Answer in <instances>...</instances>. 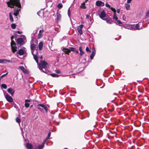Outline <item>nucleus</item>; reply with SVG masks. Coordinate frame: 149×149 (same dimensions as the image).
<instances>
[{
  "label": "nucleus",
  "mask_w": 149,
  "mask_h": 149,
  "mask_svg": "<svg viewBox=\"0 0 149 149\" xmlns=\"http://www.w3.org/2000/svg\"><path fill=\"white\" fill-rule=\"evenodd\" d=\"M31 53L33 56L34 59L38 64L39 69L42 72L46 74H48L49 71L47 69L48 63L45 61L41 60L40 63H39L38 56L37 55V53L35 54V52H33V51Z\"/></svg>",
  "instance_id": "obj_1"
},
{
  "label": "nucleus",
  "mask_w": 149,
  "mask_h": 149,
  "mask_svg": "<svg viewBox=\"0 0 149 149\" xmlns=\"http://www.w3.org/2000/svg\"><path fill=\"white\" fill-rule=\"evenodd\" d=\"M20 0H10L9 1L6 2L8 6L11 8L14 7V6L20 8L21 5L20 3Z\"/></svg>",
  "instance_id": "obj_2"
},
{
  "label": "nucleus",
  "mask_w": 149,
  "mask_h": 149,
  "mask_svg": "<svg viewBox=\"0 0 149 149\" xmlns=\"http://www.w3.org/2000/svg\"><path fill=\"white\" fill-rule=\"evenodd\" d=\"M33 41H31V52H32V51H33V52H35V54H36L37 53V50L35 49L36 46L37 44V43L35 42L34 44H33Z\"/></svg>",
  "instance_id": "obj_3"
},
{
  "label": "nucleus",
  "mask_w": 149,
  "mask_h": 149,
  "mask_svg": "<svg viewBox=\"0 0 149 149\" xmlns=\"http://www.w3.org/2000/svg\"><path fill=\"white\" fill-rule=\"evenodd\" d=\"M10 44L12 52L14 53L17 51V49L16 44L14 41H12L11 42Z\"/></svg>",
  "instance_id": "obj_4"
},
{
  "label": "nucleus",
  "mask_w": 149,
  "mask_h": 149,
  "mask_svg": "<svg viewBox=\"0 0 149 149\" xmlns=\"http://www.w3.org/2000/svg\"><path fill=\"white\" fill-rule=\"evenodd\" d=\"M26 52V49L24 47H23L22 49H19L17 52V53L20 55H22L25 54Z\"/></svg>",
  "instance_id": "obj_5"
},
{
  "label": "nucleus",
  "mask_w": 149,
  "mask_h": 149,
  "mask_svg": "<svg viewBox=\"0 0 149 149\" xmlns=\"http://www.w3.org/2000/svg\"><path fill=\"white\" fill-rule=\"evenodd\" d=\"M106 14L104 10L102 11L99 15V17L102 19L106 20L105 18H104L106 17Z\"/></svg>",
  "instance_id": "obj_6"
},
{
  "label": "nucleus",
  "mask_w": 149,
  "mask_h": 149,
  "mask_svg": "<svg viewBox=\"0 0 149 149\" xmlns=\"http://www.w3.org/2000/svg\"><path fill=\"white\" fill-rule=\"evenodd\" d=\"M143 21L146 23H149V10L147 12L145 18L143 19Z\"/></svg>",
  "instance_id": "obj_7"
},
{
  "label": "nucleus",
  "mask_w": 149,
  "mask_h": 149,
  "mask_svg": "<svg viewBox=\"0 0 149 149\" xmlns=\"http://www.w3.org/2000/svg\"><path fill=\"white\" fill-rule=\"evenodd\" d=\"M84 25L83 24H81L79 26H78L77 27V29L80 35H81L83 33V32L82 29Z\"/></svg>",
  "instance_id": "obj_8"
},
{
  "label": "nucleus",
  "mask_w": 149,
  "mask_h": 149,
  "mask_svg": "<svg viewBox=\"0 0 149 149\" xmlns=\"http://www.w3.org/2000/svg\"><path fill=\"white\" fill-rule=\"evenodd\" d=\"M37 107H42L45 111L46 113H47L48 110V109L45 105L42 104H39L37 105Z\"/></svg>",
  "instance_id": "obj_9"
},
{
  "label": "nucleus",
  "mask_w": 149,
  "mask_h": 149,
  "mask_svg": "<svg viewBox=\"0 0 149 149\" xmlns=\"http://www.w3.org/2000/svg\"><path fill=\"white\" fill-rule=\"evenodd\" d=\"M17 42L20 45H22L24 43L23 39L21 38H19L17 39Z\"/></svg>",
  "instance_id": "obj_10"
},
{
  "label": "nucleus",
  "mask_w": 149,
  "mask_h": 149,
  "mask_svg": "<svg viewBox=\"0 0 149 149\" xmlns=\"http://www.w3.org/2000/svg\"><path fill=\"white\" fill-rule=\"evenodd\" d=\"M96 5L98 6H103L104 5V3L101 1H98L96 2Z\"/></svg>",
  "instance_id": "obj_11"
},
{
  "label": "nucleus",
  "mask_w": 149,
  "mask_h": 149,
  "mask_svg": "<svg viewBox=\"0 0 149 149\" xmlns=\"http://www.w3.org/2000/svg\"><path fill=\"white\" fill-rule=\"evenodd\" d=\"M7 100L9 102H11L13 101L12 97L9 95H7L5 97Z\"/></svg>",
  "instance_id": "obj_12"
},
{
  "label": "nucleus",
  "mask_w": 149,
  "mask_h": 149,
  "mask_svg": "<svg viewBox=\"0 0 149 149\" xmlns=\"http://www.w3.org/2000/svg\"><path fill=\"white\" fill-rule=\"evenodd\" d=\"M20 9H18V8H15L13 9L14 13L13 14L15 16H17L19 14V11L20 10Z\"/></svg>",
  "instance_id": "obj_13"
},
{
  "label": "nucleus",
  "mask_w": 149,
  "mask_h": 149,
  "mask_svg": "<svg viewBox=\"0 0 149 149\" xmlns=\"http://www.w3.org/2000/svg\"><path fill=\"white\" fill-rule=\"evenodd\" d=\"M44 31L43 29L40 30L39 31V33L38 34V38L39 39L41 38L43 36V33Z\"/></svg>",
  "instance_id": "obj_14"
},
{
  "label": "nucleus",
  "mask_w": 149,
  "mask_h": 149,
  "mask_svg": "<svg viewBox=\"0 0 149 149\" xmlns=\"http://www.w3.org/2000/svg\"><path fill=\"white\" fill-rule=\"evenodd\" d=\"M31 101L30 100L26 99L25 100V103L24 104L26 108H28L29 106V104L27 102H30Z\"/></svg>",
  "instance_id": "obj_15"
},
{
  "label": "nucleus",
  "mask_w": 149,
  "mask_h": 149,
  "mask_svg": "<svg viewBox=\"0 0 149 149\" xmlns=\"http://www.w3.org/2000/svg\"><path fill=\"white\" fill-rule=\"evenodd\" d=\"M7 91L11 95H13L15 93V91L11 88H9L8 89Z\"/></svg>",
  "instance_id": "obj_16"
},
{
  "label": "nucleus",
  "mask_w": 149,
  "mask_h": 149,
  "mask_svg": "<svg viewBox=\"0 0 149 149\" xmlns=\"http://www.w3.org/2000/svg\"><path fill=\"white\" fill-rule=\"evenodd\" d=\"M25 146L27 149H31L32 148V145L29 143H26Z\"/></svg>",
  "instance_id": "obj_17"
},
{
  "label": "nucleus",
  "mask_w": 149,
  "mask_h": 149,
  "mask_svg": "<svg viewBox=\"0 0 149 149\" xmlns=\"http://www.w3.org/2000/svg\"><path fill=\"white\" fill-rule=\"evenodd\" d=\"M79 50L80 52V56H82L84 53V52L83 51L82 47L81 46H80L79 48Z\"/></svg>",
  "instance_id": "obj_18"
},
{
  "label": "nucleus",
  "mask_w": 149,
  "mask_h": 149,
  "mask_svg": "<svg viewBox=\"0 0 149 149\" xmlns=\"http://www.w3.org/2000/svg\"><path fill=\"white\" fill-rule=\"evenodd\" d=\"M61 18V14L58 12L57 13L56 15V19L57 20H60Z\"/></svg>",
  "instance_id": "obj_19"
},
{
  "label": "nucleus",
  "mask_w": 149,
  "mask_h": 149,
  "mask_svg": "<svg viewBox=\"0 0 149 149\" xmlns=\"http://www.w3.org/2000/svg\"><path fill=\"white\" fill-rule=\"evenodd\" d=\"M63 51L66 54H69L70 52V50L67 48H64L63 49Z\"/></svg>",
  "instance_id": "obj_20"
},
{
  "label": "nucleus",
  "mask_w": 149,
  "mask_h": 149,
  "mask_svg": "<svg viewBox=\"0 0 149 149\" xmlns=\"http://www.w3.org/2000/svg\"><path fill=\"white\" fill-rule=\"evenodd\" d=\"M129 29L131 30H135L134 25H130L129 26Z\"/></svg>",
  "instance_id": "obj_21"
},
{
  "label": "nucleus",
  "mask_w": 149,
  "mask_h": 149,
  "mask_svg": "<svg viewBox=\"0 0 149 149\" xmlns=\"http://www.w3.org/2000/svg\"><path fill=\"white\" fill-rule=\"evenodd\" d=\"M43 44L42 42H40L39 45V49L41 50L42 48Z\"/></svg>",
  "instance_id": "obj_22"
},
{
  "label": "nucleus",
  "mask_w": 149,
  "mask_h": 149,
  "mask_svg": "<svg viewBox=\"0 0 149 149\" xmlns=\"http://www.w3.org/2000/svg\"><path fill=\"white\" fill-rule=\"evenodd\" d=\"M142 24L141 22H139V24H137L135 27V29H140V25Z\"/></svg>",
  "instance_id": "obj_23"
},
{
  "label": "nucleus",
  "mask_w": 149,
  "mask_h": 149,
  "mask_svg": "<svg viewBox=\"0 0 149 149\" xmlns=\"http://www.w3.org/2000/svg\"><path fill=\"white\" fill-rule=\"evenodd\" d=\"M9 15L11 22H13L14 20L13 17L12 16V13L11 12L10 13Z\"/></svg>",
  "instance_id": "obj_24"
},
{
  "label": "nucleus",
  "mask_w": 149,
  "mask_h": 149,
  "mask_svg": "<svg viewBox=\"0 0 149 149\" xmlns=\"http://www.w3.org/2000/svg\"><path fill=\"white\" fill-rule=\"evenodd\" d=\"M85 2H84L83 3H82L81 6H80V8H82L84 9H85L86 8V7L85 5Z\"/></svg>",
  "instance_id": "obj_25"
},
{
  "label": "nucleus",
  "mask_w": 149,
  "mask_h": 149,
  "mask_svg": "<svg viewBox=\"0 0 149 149\" xmlns=\"http://www.w3.org/2000/svg\"><path fill=\"white\" fill-rule=\"evenodd\" d=\"M125 8L127 10H129L130 9V5L128 4H125Z\"/></svg>",
  "instance_id": "obj_26"
},
{
  "label": "nucleus",
  "mask_w": 149,
  "mask_h": 149,
  "mask_svg": "<svg viewBox=\"0 0 149 149\" xmlns=\"http://www.w3.org/2000/svg\"><path fill=\"white\" fill-rule=\"evenodd\" d=\"M51 75L53 77H58L59 76V75L55 74H51Z\"/></svg>",
  "instance_id": "obj_27"
},
{
  "label": "nucleus",
  "mask_w": 149,
  "mask_h": 149,
  "mask_svg": "<svg viewBox=\"0 0 149 149\" xmlns=\"http://www.w3.org/2000/svg\"><path fill=\"white\" fill-rule=\"evenodd\" d=\"M113 19H115L116 21H117V20L118 19V17L115 13H113Z\"/></svg>",
  "instance_id": "obj_28"
},
{
  "label": "nucleus",
  "mask_w": 149,
  "mask_h": 149,
  "mask_svg": "<svg viewBox=\"0 0 149 149\" xmlns=\"http://www.w3.org/2000/svg\"><path fill=\"white\" fill-rule=\"evenodd\" d=\"M1 87L2 88H3L4 89H6L7 88L6 85L5 84H2L1 86Z\"/></svg>",
  "instance_id": "obj_29"
},
{
  "label": "nucleus",
  "mask_w": 149,
  "mask_h": 149,
  "mask_svg": "<svg viewBox=\"0 0 149 149\" xmlns=\"http://www.w3.org/2000/svg\"><path fill=\"white\" fill-rule=\"evenodd\" d=\"M44 147V145L41 144L38 147V149H42Z\"/></svg>",
  "instance_id": "obj_30"
},
{
  "label": "nucleus",
  "mask_w": 149,
  "mask_h": 149,
  "mask_svg": "<svg viewBox=\"0 0 149 149\" xmlns=\"http://www.w3.org/2000/svg\"><path fill=\"white\" fill-rule=\"evenodd\" d=\"M95 55V53H93V52H92L90 56V58L91 59H93V56Z\"/></svg>",
  "instance_id": "obj_31"
},
{
  "label": "nucleus",
  "mask_w": 149,
  "mask_h": 149,
  "mask_svg": "<svg viewBox=\"0 0 149 149\" xmlns=\"http://www.w3.org/2000/svg\"><path fill=\"white\" fill-rule=\"evenodd\" d=\"M63 7V5L61 3H59L57 5V7L60 9L61 8Z\"/></svg>",
  "instance_id": "obj_32"
},
{
  "label": "nucleus",
  "mask_w": 149,
  "mask_h": 149,
  "mask_svg": "<svg viewBox=\"0 0 149 149\" xmlns=\"http://www.w3.org/2000/svg\"><path fill=\"white\" fill-rule=\"evenodd\" d=\"M106 22L109 24H111L112 23V21L111 19H108L106 20Z\"/></svg>",
  "instance_id": "obj_33"
},
{
  "label": "nucleus",
  "mask_w": 149,
  "mask_h": 149,
  "mask_svg": "<svg viewBox=\"0 0 149 149\" xmlns=\"http://www.w3.org/2000/svg\"><path fill=\"white\" fill-rule=\"evenodd\" d=\"M16 27V25L14 24H11V27L13 29H15Z\"/></svg>",
  "instance_id": "obj_34"
},
{
  "label": "nucleus",
  "mask_w": 149,
  "mask_h": 149,
  "mask_svg": "<svg viewBox=\"0 0 149 149\" xmlns=\"http://www.w3.org/2000/svg\"><path fill=\"white\" fill-rule=\"evenodd\" d=\"M16 121L17 123H19L21 122L20 119L18 117L16 118Z\"/></svg>",
  "instance_id": "obj_35"
},
{
  "label": "nucleus",
  "mask_w": 149,
  "mask_h": 149,
  "mask_svg": "<svg viewBox=\"0 0 149 149\" xmlns=\"http://www.w3.org/2000/svg\"><path fill=\"white\" fill-rule=\"evenodd\" d=\"M68 16L70 17V8H69L68 10Z\"/></svg>",
  "instance_id": "obj_36"
},
{
  "label": "nucleus",
  "mask_w": 149,
  "mask_h": 149,
  "mask_svg": "<svg viewBox=\"0 0 149 149\" xmlns=\"http://www.w3.org/2000/svg\"><path fill=\"white\" fill-rule=\"evenodd\" d=\"M70 50L72 52H74L75 51V49L73 47H70Z\"/></svg>",
  "instance_id": "obj_37"
},
{
  "label": "nucleus",
  "mask_w": 149,
  "mask_h": 149,
  "mask_svg": "<svg viewBox=\"0 0 149 149\" xmlns=\"http://www.w3.org/2000/svg\"><path fill=\"white\" fill-rule=\"evenodd\" d=\"M51 132H49L46 138V139H47L48 140L49 139V138L51 136Z\"/></svg>",
  "instance_id": "obj_38"
},
{
  "label": "nucleus",
  "mask_w": 149,
  "mask_h": 149,
  "mask_svg": "<svg viewBox=\"0 0 149 149\" xmlns=\"http://www.w3.org/2000/svg\"><path fill=\"white\" fill-rule=\"evenodd\" d=\"M24 67L23 66H20L19 67V68L22 71H23L24 70Z\"/></svg>",
  "instance_id": "obj_39"
},
{
  "label": "nucleus",
  "mask_w": 149,
  "mask_h": 149,
  "mask_svg": "<svg viewBox=\"0 0 149 149\" xmlns=\"http://www.w3.org/2000/svg\"><path fill=\"white\" fill-rule=\"evenodd\" d=\"M22 71L25 73L27 74L28 73V71L25 68H24V70Z\"/></svg>",
  "instance_id": "obj_40"
},
{
  "label": "nucleus",
  "mask_w": 149,
  "mask_h": 149,
  "mask_svg": "<svg viewBox=\"0 0 149 149\" xmlns=\"http://www.w3.org/2000/svg\"><path fill=\"white\" fill-rule=\"evenodd\" d=\"M1 60L2 61V62H3L4 63H6V62H7L8 59H1Z\"/></svg>",
  "instance_id": "obj_41"
},
{
  "label": "nucleus",
  "mask_w": 149,
  "mask_h": 149,
  "mask_svg": "<svg viewBox=\"0 0 149 149\" xmlns=\"http://www.w3.org/2000/svg\"><path fill=\"white\" fill-rule=\"evenodd\" d=\"M111 9L114 12V13H116V9L113 8V7H111Z\"/></svg>",
  "instance_id": "obj_42"
},
{
  "label": "nucleus",
  "mask_w": 149,
  "mask_h": 149,
  "mask_svg": "<svg viewBox=\"0 0 149 149\" xmlns=\"http://www.w3.org/2000/svg\"><path fill=\"white\" fill-rule=\"evenodd\" d=\"M8 74V72H7L5 74L2 75H1V77H0V79L2 78L3 77H4L5 76H6V75H7Z\"/></svg>",
  "instance_id": "obj_43"
},
{
  "label": "nucleus",
  "mask_w": 149,
  "mask_h": 149,
  "mask_svg": "<svg viewBox=\"0 0 149 149\" xmlns=\"http://www.w3.org/2000/svg\"><path fill=\"white\" fill-rule=\"evenodd\" d=\"M55 72L57 73H61L60 71L59 70L56 69L55 70Z\"/></svg>",
  "instance_id": "obj_44"
},
{
  "label": "nucleus",
  "mask_w": 149,
  "mask_h": 149,
  "mask_svg": "<svg viewBox=\"0 0 149 149\" xmlns=\"http://www.w3.org/2000/svg\"><path fill=\"white\" fill-rule=\"evenodd\" d=\"M86 50L87 52H91V51L89 50L88 47H86Z\"/></svg>",
  "instance_id": "obj_45"
},
{
  "label": "nucleus",
  "mask_w": 149,
  "mask_h": 149,
  "mask_svg": "<svg viewBox=\"0 0 149 149\" xmlns=\"http://www.w3.org/2000/svg\"><path fill=\"white\" fill-rule=\"evenodd\" d=\"M3 93H4V95L5 96V97H6V96L7 95H8V94H7V93H6V92L5 91H4V90H3Z\"/></svg>",
  "instance_id": "obj_46"
},
{
  "label": "nucleus",
  "mask_w": 149,
  "mask_h": 149,
  "mask_svg": "<svg viewBox=\"0 0 149 149\" xmlns=\"http://www.w3.org/2000/svg\"><path fill=\"white\" fill-rule=\"evenodd\" d=\"M105 6L109 8L110 7V5L108 3H106L105 4Z\"/></svg>",
  "instance_id": "obj_47"
},
{
  "label": "nucleus",
  "mask_w": 149,
  "mask_h": 149,
  "mask_svg": "<svg viewBox=\"0 0 149 149\" xmlns=\"http://www.w3.org/2000/svg\"><path fill=\"white\" fill-rule=\"evenodd\" d=\"M116 21L117 22V23L119 24H122V22L119 20H118L117 19Z\"/></svg>",
  "instance_id": "obj_48"
},
{
  "label": "nucleus",
  "mask_w": 149,
  "mask_h": 149,
  "mask_svg": "<svg viewBox=\"0 0 149 149\" xmlns=\"http://www.w3.org/2000/svg\"><path fill=\"white\" fill-rule=\"evenodd\" d=\"M47 140V139H45L43 141V143H42V144H43L44 145V144H45V143L46 141Z\"/></svg>",
  "instance_id": "obj_49"
},
{
  "label": "nucleus",
  "mask_w": 149,
  "mask_h": 149,
  "mask_svg": "<svg viewBox=\"0 0 149 149\" xmlns=\"http://www.w3.org/2000/svg\"><path fill=\"white\" fill-rule=\"evenodd\" d=\"M31 41H33V44H34L35 42H37L36 41V40H34L33 39H32Z\"/></svg>",
  "instance_id": "obj_50"
},
{
  "label": "nucleus",
  "mask_w": 149,
  "mask_h": 149,
  "mask_svg": "<svg viewBox=\"0 0 149 149\" xmlns=\"http://www.w3.org/2000/svg\"><path fill=\"white\" fill-rule=\"evenodd\" d=\"M41 13V11H39L37 13V14L39 15L40 16V13Z\"/></svg>",
  "instance_id": "obj_51"
},
{
  "label": "nucleus",
  "mask_w": 149,
  "mask_h": 149,
  "mask_svg": "<svg viewBox=\"0 0 149 149\" xmlns=\"http://www.w3.org/2000/svg\"><path fill=\"white\" fill-rule=\"evenodd\" d=\"M95 50L94 48H93L92 49V52H93V53H95Z\"/></svg>",
  "instance_id": "obj_52"
},
{
  "label": "nucleus",
  "mask_w": 149,
  "mask_h": 149,
  "mask_svg": "<svg viewBox=\"0 0 149 149\" xmlns=\"http://www.w3.org/2000/svg\"><path fill=\"white\" fill-rule=\"evenodd\" d=\"M17 33L19 34H21V33H22V32L21 31H17Z\"/></svg>",
  "instance_id": "obj_53"
},
{
  "label": "nucleus",
  "mask_w": 149,
  "mask_h": 149,
  "mask_svg": "<svg viewBox=\"0 0 149 149\" xmlns=\"http://www.w3.org/2000/svg\"><path fill=\"white\" fill-rule=\"evenodd\" d=\"M131 1L132 0H127V3H130L131 2Z\"/></svg>",
  "instance_id": "obj_54"
},
{
  "label": "nucleus",
  "mask_w": 149,
  "mask_h": 149,
  "mask_svg": "<svg viewBox=\"0 0 149 149\" xmlns=\"http://www.w3.org/2000/svg\"><path fill=\"white\" fill-rule=\"evenodd\" d=\"M89 15H86V19H89Z\"/></svg>",
  "instance_id": "obj_55"
},
{
  "label": "nucleus",
  "mask_w": 149,
  "mask_h": 149,
  "mask_svg": "<svg viewBox=\"0 0 149 149\" xmlns=\"http://www.w3.org/2000/svg\"><path fill=\"white\" fill-rule=\"evenodd\" d=\"M38 109L39 110H40V111H41V112H42V109L41 108H40L39 107V108H38Z\"/></svg>",
  "instance_id": "obj_56"
},
{
  "label": "nucleus",
  "mask_w": 149,
  "mask_h": 149,
  "mask_svg": "<svg viewBox=\"0 0 149 149\" xmlns=\"http://www.w3.org/2000/svg\"><path fill=\"white\" fill-rule=\"evenodd\" d=\"M13 38H14V36H13L11 37V41H13Z\"/></svg>",
  "instance_id": "obj_57"
},
{
  "label": "nucleus",
  "mask_w": 149,
  "mask_h": 149,
  "mask_svg": "<svg viewBox=\"0 0 149 149\" xmlns=\"http://www.w3.org/2000/svg\"><path fill=\"white\" fill-rule=\"evenodd\" d=\"M117 12L118 13H119L120 12V9H118L117 10Z\"/></svg>",
  "instance_id": "obj_58"
},
{
  "label": "nucleus",
  "mask_w": 149,
  "mask_h": 149,
  "mask_svg": "<svg viewBox=\"0 0 149 149\" xmlns=\"http://www.w3.org/2000/svg\"><path fill=\"white\" fill-rule=\"evenodd\" d=\"M31 37L32 38H34V34H32L31 35Z\"/></svg>",
  "instance_id": "obj_59"
},
{
  "label": "nucleus",
  "mask_w": 149,
  "mask_h": 149,
  "mask_svg": "<svg viewBox=\"0 0 149 149\" xmlns=\"http://www.w3.org/2000/svg\"><path fill=\"white\" fill-rule=\"evenodd\" d=\"M2 60H1V59H0V63H4L3 62H2Z\"/></svg>",
  "instance_id": "obj_60"
},
{
  "label": "nucleus",
  "mask_w": 149,
  "mask_h": 149,
  "mask_svg": "<svg viewBox=\"0 0 149 149\" xmlns=\"http://www.w3.org/2000/svg\"><path fill=\"white\" fill-rule=\"evenodd\" d=\"M11 61H10V60L8 59L7 62L8 63H10L11 62Z\"/></svg>",
  "instance_id": "obj_61"
},
{
  "label": "nucleus",
  "mask_w": 149,
  "mask_h": 149,
  "mask_svg": "<svg viewBox=\"0 0 149 149\" xmlns=\"http://www.w3.org/2000/svg\"><path fill=\"white\" fill-rule=\"evenodd\" d=\"M75 53L77 54H78L79 53V51L78 50L76 51H75Z\"/></svg>",
  "instance_id": "obj_62"
},
{
  "label": "nucleus",
  "mask_w": 149,
  "mask_h": 149,
  "mask_svg": "<svg viewBox=\"0 0 149 149\" xmlns=\"http://www.w3.org/2000/svg\"><path fill=\"white\" fill-rule=\"evenodd\" d=\"M40 58H41V59H42V56H40Z\"/></svg>",
  "instance_id": "obj_63"
},
{
  "label": "nucleus",
  "mask_w": 149,
  "mask_h": 149,
  "mask_svg": "<svg viewBox=\"0 0 149 149\" xmlns=\"http://www.w3.org/2000/svg\"><path fill=\"white\" fill-rule=\"evenodd\" d=\"M113 95H116V93H114L113 94Z\"/></svg>",
  "instance_id": "obj_64"
}]
</instances>
